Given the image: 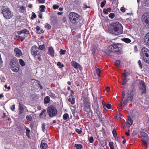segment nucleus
<instances>
[{"instance_id":"nucleus-52","label":"nucleus","mask_w":149,"mask_h":149,"mask_svg":"<svg viewBox=\"0 0 149 149\" xmlns=\"http://www.w3.org/2000/svg\"><path fill=\"white\" fill-rule=\"evenodd\" d=\"M46 111L45 109H44L42 111H41V113L40 114L39 116L40 117H41L43 115V113L46 112Z\"/></svg>"},{"instance_id":"nucleus-36","label":"nucleus","mask_w":149,"mask_h":149,"mask_svg":"<svg viewBox=\"0 0 149 149\" xmlns=\"http://www.w3.org/2000/svg\"><path fill=\"white\" fill-rule=\"evenodd\" d=\"M111 105L109 103L105 105V108H107L108 109H110L111 108Z\"/></svg>"},{"instance_id":"nucleus-11","label":"nucleus","mask_w":149,"mask_h":149,"mask_svg":"<svg viewBox=\"0 0 149 149\" xmlns=\"http://www.w3.org/2000/svg\"><path fill=\"white\" fill-rule=\"evenodd\" d=\"M2 13L4 17L6 19H9L12 17L13 14L9 8L3 9Z\"/></svg>"},{"instance_id":"nucleus-40","label":"nucleus","mask_w":149,"mask_h":149,"mask_svg":"<svg viewBox=\"0 0 149 149\" xmlns=\"http://www.w3.org/2000/svg\"><path fill=\"white\" fill-rule=\"evenodd\" d=\"M106 1L105 0H104L103 1L101 2L100 4V6L101 8H102L104 7L105 4L106 3Z\"/></svg>"},{"instance_id":"nucleus-54","label":"nucleus","mask_w":149,"mask_h":149,"mask_svg":"<svg viewBox=\"0 0 149 149\" xmlns=\"http://www.w3.org/2000/svg\"><path fill=\"white\" fill-rule=\"evenodd\" d=\"M98 117L99 118V119L100 122L102 123H103V118H102L101 115L100 116V117L98 116Z\"/></svg>"},{"instance_id":"nucleus-20","label":"nucleus","mask_w":149,"mask_h":149,"mask_svg":"<svg viewBox=\"0 0 149 149\" xmlns=\"http://www.w3.org/2000/svg\"><path fill=\"white\" fill-rule=\"evenodd\" d=\"M48 147L47 144L45 143L42 142L40 144V147L41 149H46Z\"/></svg>"},{"instance_id":"nucleus-34","label":"nucleus","mask_w":149,"mask_h":149,"mask_svg":"<svg viewBox=\"0 0 149 149\" xmlns=\"http://www.w3.org/2000/svg\"><path fill=\"white\" fill-rule=\"evenodd\" d=\"M115 64L117 67L119 66L120 64V61L119 60H117L115 62Z\"/></svg>"},{"instance_id":"nucleus-50","label":"nucleus","mask_w":149,"mask_h":149,"mask_svg":"<svg viewBox=\"0 0 149 149\" xmlns=\"http://www.w3.org/2000/svg\"><path fill=\"white\" fill-rule=\"evenodd\" d=\"M66 52V51L65 50H63L62 49H61L60 50V54L61 55H64L65 54Z\"/></svg>"},{"instance_id":"nucleus-47","label":"nucleus","mask_w":149,"mask_h":149,"mask_svg":"<svg viewBox=\"0 0 149 149\" xmlns=\"http://www.w3.org/2000/svg\"><path fill=\"white\" fill-rule=\"evenodd\" d=\"M45 46L44 45H40L39 46V49L41 50H43L44 49H45Z\"/></svg>"},{"instance_id":"nucleus-63","label":"nucleus","mask_w":149,"mask_h":149,"mask_svg":"<svg viewBox=\"0 0 149 149\" xmlns=\"http://www.w3.org/2000/svg\"><path fill=\"white\" fill-rule=\"evenodd\" d=\"M26 135L27 136L28 139H30L31 138V136L30 135V133H26Z\"/></svg>"},{"instance_id":"nucleus-1","label":"nucleus","mask_w":149,"mask_h":149,"mask_svg":"<svg viewBox=\"0 0 149 149\" xmlns=\"http://www.w3.org/2000/svg\"><path fill=\"white\" fill-rule=\"evenodd\" d=\"M124 85L123 91L122 92V97L123 101L125 96V99L123 101V103L124 105H126L128 102L132 101L133 98V96L134 94L135 89L134 84L129 85L128 84H122Z\"/></svg>"},{"instance_id":"nucleus-22","label":"nucleus","mask_w":149,"mask_h":149,"mask_svg":"<svg viewBox=\"0 0 149 149\" xmlns=\"http://www.w3.org/2000/svg\"><path fill=\"white\" fill-rule=\"evenodd\" d=\"M36 29L37 33L38 34H40L44 32L43 30L42 29H40V27L38 26L36 27Z\"/></svg>"},{"instance_id":"nucleus-33","label":"nucleus","mask_w":149,"mask_h":149,"mask_svg":"<svg viewBox=\"0 0 149 149\" xmlns=\"http://www.w3.org/2000/svg\"><path fill=\"white\" fill-rule=\"evenodd\" d=\"M22 32L23 33H24L26 34H29V31L27 29H24L22 30Z\"/></svg>"},{"instance_id":"nucleus-51","label":"nucleus","mask_w":149,"mask_h":149,"mask_svg":"<svg viewBox=\"0 0 149 149\" xmlns=\"http://www.w3.org/2000/svg\"><path fill=\"white\" fill-rule=\"evenodd\" d=\"M36 15L34 12H33L32 13V16L31 17V18L32 19L36 18Z\"/></svg>"},{"instance_id":"nucleus-13","label":"nucleus","mask_w":149,"mask_h":149,"mask_svg":"<svg viewBox=\"0 0 149 149\" xmlns=\"http://www.w3.org/2000/svg\"><path fill=\"white\" fill-rule=\"evenodd\" d=\"M143 138L142 139V141L143 143V144L146 146V147L148 146V143L149 142V137L148 136L143 137Z\"/></svg>"},{"instance_id":"nucleus-32","label":"nucleus","mask_w":149,"mask_h":149,"mask_svg":"<svg viewBox=\"0 0 149 149\" xmlns=\"http://www.w3.org/2000/svg\"><path fill=\"white\" fill-rule=\"evenodd\" d=\"M127 123L130 125H131L133 123V121L130 118L128 117Z\"/></svg>"},{"instance_id":"nucleus-30","label":"nucleus","mask_w":149,"mask_h":149,"mask_svg":"<svg viewBox=\"0 0 149 149\" xmlns=\"http://www.w3.org/2000/svg\"><path fill=\"white\" fill-rule=\"evenodd\" d=\"M19 61L20 65L22 67H23L25 65V63L24 61L22 59H20L19 60Z\"/></svg>"},{"instance_id":"nucleus-5","label":"nucleus","mask_w":149,"mask_h":149,"mask_svg":"<svg viewBox=\"0 0 149 149\" xmlns=\"http://www.w3.org/2000/svg\"><path fill=\"white\" fill-rule=\"evenodd\" d=\"M69 17L72 23L77 24L79 21L80 17L78 14L74 12H71L69 14Z\"/></svg>"},{"instance_id":"nucleus-41","label":"nucleus","mask_w":149,"mask_h":149,"mask_svg":"<svg viewBox=\"0 0 149 149\" xmlns=\"http://www.w3.org/2000/svg\"><path fill=\"white\" fill-rule=\"evenodd\" d=\"M95 112L98 117H100V116H101L100 112L98 109H96Z\"/></svg>"},{"instance_id":"nucleus-27","label":"nucleus","mask_w":149,"mask_h":149,"mask_svg":"<svg viewBox=\"0 0 149 149\" xmlns=\"http://www.w3.org/2000/svg\"><path fill=\"white\" fill-rule=\"evenodd\" d=\"M122 40L127 43H129L131 42V40L130 39L127 38H123Z\"/></svg>"},{"instance_id":"nucleus-28","label":"nucleus","mask_w":149,"mask_h":149,"mask_svg":"<svg viewBox=\"0 0 149 149\" xmlns=\"http://www.w3.org/2000/svg\"><path fill=\"white\" fill-rule=\"evenodd\" d=\"M130 75V73L128 72H126L123 73V77L124 78H127Z\"/></svg>"},{"instance_id":"nucleus-9","label":"nucleus","mask_w":149,"mask_h":149,"mask_svg":"<svg viewBox=\"0 0 149 149\" xmlns=\"http://www.w3.org/2000/svg\"><path fill=\"white\" fill-rule=\"evenodd\" d=\"M10 67L13 72H17L19 70V65L16 61L11 60L10 62Z\"/></svg>"},{"instance_id":"nucleus-58","label":"nucleus","mask_w":149,"mask_h":149,"mask_svg":"<svg viewBox=\"0 0 149 149\" xmlns=\"http://www.w3.org/2000/svg\"><path fill=\"white\" fill-rule=\"evenodd\" d=\"M120 10L123 12H124L125 11V8L124 7H121Z\"/></svg>"},{"instance_id":"nucleus-18","label":"nucleus","mask_w":149,"mask_h":149,"mask_svg":"<svg viewBox=\"0 0 149 149\" xmlns=\"http://www.w3.org/2000/svg\"><path fill=\"white\" fill-rule=\"evenodd\" d=\"M147 132H148V131L146 129H141L140 131L141 135L142 137L147 136H148V134Z\"/></svg>"},{"instance_id":"nucleus-39","label":"nucleus","mask_w":149,"mask_h":149,"mask_svg":"<svg viewBox=\"0 0 149 149\" xmlns=\"http://www.w3.org/2000/svg\"><path fill=\"white\" fill-rule=\"evenodd\" d=\"M57 65L58 66H59V68H62L63 67H64V65L63 64H61L60 62H58Z\"/></svg>"},{"instance_id":"nucleus-26","label":"nucleus","mask_w":149,"mask_h":149,"mask_svg":"<svg viewBox=\"0 0 149 149\" xmlns=\"http://www.w3.org/2000/svg\"><path fill=\"white\" fill-rule=\"evenodd\" d=\"M74 146L76 149H81L83 148L82 145L80 144H75Z\"/></svg>"},{"instance_id":"nucleus-17","label":"nucleus","mask_w":149,"mask_h":149,"mask_svg":"<svg viewBox=\"0 0 149 149\" xmlns=\"http://www.w3.org/2000/svg\"><path fill=\"white\" fill-rule=\"evenodd\" d=\"M144 39L145 44L149 45V33H148L145 36Z\"/></svg>"},{"instance_id":"nucleus-55","label":"nucleus","mask_w":149,"mask_h":149,"mask_svg":"<svg viewBox=\"0 0 149 149\" xmlns=\"http://www.w3.org/2000/svg\"><path fill=\"white\" fill-rule=\"evenodd\" d=\"M59 7V6L56 5H54L53 6V8L54 10H55L56 9H58Z\"/></svg>"},{"instance_id":"nucleus-4","label":"nucleus","mask_w":149,"mask_h":149,"mask_svg":"<svg viewBox=\"0 0 149 149\" xmlns=\"http://www.w3.org/2000/svg\"><path fill=\"white\" fill-rule=\"evenodd\" d=\"M122 48V45L121 44H116L109 46L107 52L108 53L111 52H116L120 51Z\"/></svg>"},{"instance_id":"nucleus-10","label":"nucleus","mask_w":149,"mask_h":149,"mask_svg":"<svg viewBox=\"0 0 149 149\" xmlns=\"http://www.w3.org/2000/svg\"><path fill=\"white\" fill-rule=\"evenodd\" d=\"M83 101L84 105V110L86 112L90 113L91 111L90 102L88 100V99L85 97L83 99Z\"/></svg>"},{"instance_id":"nucleus-25","label":"nucleus","mask_w":149,"mask_h":149,"mask_svg":"<svg viewBox=\"0 0 149 149\" xmlns=\"http://www.w3.org/2000/svg\"><path fill=\"white\" fill-rule=\"evenodd\" d=\"M111 9L110 8H109L107 9H104L103 10V13L106 14H107L108 12H110L111 11Z\"/></svg>"},{"instance_id":"nucleus-12","label":"nucleus","mask_w":149,"mask_h":149,"mask_svg":"<svg viewBox=\"0 0 149 149\" xmlns=\"http://www.w3.org/2000/svg\"><path fill=\"white\" fill-rule=\"evenodd\" d=\"M139 90L141 91L142 94L146 93V84H140Z\"/></svg>"},{"instance_id":"nucleus-14","label":"nucleus","mask_w":149,"mask_h":149,"mask_svg":"<svg viewBox=\"0 0 149 149\" xmlns=\"http://www.w3.org/2000/svg\"><path fill=\"white\" fill-rule=\"evenodd\" d=\"M24 105L23 104H21V103H19V111L18 113L19 116H21V114L23 113L24 111Z\"/></svg>"},{"instance_id":"nucleus-48","label":"nucleus","mask_w":149,"mask_h":149,"mask_svg":"<svg viewBox=\"0 0 149 149\" xmlns=\"http://www.w3.org/2000/svg\"><path fill=\"white\" fill-rule=\"evenodd\" d=\"M45 126H46V125H45V123H43L42 124V130L44 132H45L44 131H45Z\"/></svg>"},{"instance_id":"nucleus-44","label":"nucleus","mask_w":149,"mask_h":149,"mask_svg":"<svg viewBox=\"0 0 149 149\" xmlns=\"http://www.w3.org/2000/svg\"><path fill=\"white\" fill-rule=\"evenodd\" d=\"M96 73L98 76L100 77V70L99 68H97L96 70Z\"/></svg>"},{"instance_id":"nucleus-49","label":"nucleus","mask_w":149,"mask_h":149,"mask_svg":"<svg viewBox=\"0 0 149 149\" xmlns=\"http://www.w3.org/2000/svg\"><path fill=\"white\" fill-rule=\"evenodd\" d=\"M20 9L21 10V12L23 13L25 11V7L24 6H21L20 7Z\"/></svg>"},{"instance_id":"nucleus-56","label":"nucleus","mask_w":149,"mask_h":149,"mask_svg":"<svg viewBox=\"0 0 149 149\" xmlns=\"http://www.w3.org/2000/svg\"><path fill=\"white\" fill-rule=\"evenodd\" d=\"M25 130H26V133H30V130L28 127H26L25 128Z\"/></svg>"},{"instance_id":"nucleus-6","label":"nucleus","mask_w":149,"mask_h":149,"mask_svg":"<svg viewBox=\"0 0 149 149\" xmlns=\"http://www.w3.org/2000/svg\"><path fill=\"white\" fill-rule=\"evenodd\" d=\"M141 56L145 62L149 63V50L147 48L145 47L142 48Z\"/></svg>"},{"instance_id":"nucleus-53","label":"nucleus","mask_w":149,"mask_h":149,"mask_svg":"<svg viewBox=\"0 0 149 149\" xmlns=\"http://www.w3.org/2000/svg\"><path fill=\"white\" fill-rule=\"evenodd\" d=\"M128 80L129 79L128 78H124L123 81V84H125L127 82Z\"/></svg>"},{"instance_id":"nucleus-57","label":"nucleus","mask_w":149,"mask_h":149,"mask_svg":"<svg viewBox=\"0 0 149 149\" xmlns=\"http://www.w3.org/2000/svg\"><path fill=\"white\" fill-rule=\"evenodd\" d=\"M10 109H11L13 111H14L15 109V104H13V105H12L11 108H10Z\"/></svg>"},{"instance_id":"nucleus-46","label":"nucleus","mask_w":149,"mask_h":149,"mask_svg":"<svg viewBox=\"0 0 149 149\" xmlns=\"http://www.w3.org/2000/svg\"><path fill=\"white\" fill-rule=\"evenodd\" d=\"M138 63L139 65V67L140 69L142 68V65L141 64V61L140 60H139L138 62Z\"/></svg>"},{"instance_id":"nucleus-61","label":"nucleus","mask_w":149,"mask_h":149,"mask_svg":"<svg viewBox=\"0 0 149 149\" xmlns=\"http://www.w3.org/2000/svg\"><path fill=\"white\" fill-rule=\"evenodd\" d=\"M105 89L107 92H109L110 91V88L109 86H107L106 88Z\"/></svg>"},{"instance_id":"nucleus-35","label":"nucleus","mask_w":149,"mask_h":149,"mask_svg":"<svg viewBox=\"0 0 149 149\" xmlns=\"http://www.w3.org/2000/svg\"><path fill=\"white\" fill-rule=\"evenodd\" d=\"M113 142H110L109 143V145L110 147V149H113L114 148V146H113Z\"/></svg>"},{"instance_id":"nucleus-24","label":"nucleus","mask_w":149,"mask_h":149,"mask_svg":"<svg viewBox=\"0 0 149 149\" xmlns=\"http://www.w3.org/2000/svg\"><path fill=\"white\" fill-rule=\"evenodd\" d=\"M50 101V98L48 96H46L44 98V104H47Z\"/></svg>"},{"instance_id":"nucleus-43","label":"nucleus","mask_w":149,"mask_h":149,"mask_svg":"<svg viewBox=\"0 0 149 149\" xmlns=\"http://www.w3.org/2000/svg\"><path fill=\"white\" fill-rule=\"evenodd\" d=\"M45 27L48 29H50L51 27L49 24H46L45 25Z\"/></svg>"},{"instance_id":"nucleus-42","label":"nucleus","mask_w":149,"mask_h":149,"mask_svg":"<svg viewBox=\"0 0 149 149\" xmlns=\"http://www.w3.org/2000/svg\"><path fill=\"white\" fill-rule=\"evenodd\" d=\"M26 119L29 121H31L32 120V118L30 115H28L26 117Z\"/></svg>"},{"instance_id":"nucleus-2","label":"nucleus","mask_w":149,"mask_h":149,"mask_svg":"<svg viewBox=\"0 0 149 149\" xmlns=\"http://www.w3.org/2000/svg\"><path fill=\"white\" fill-rule=\"evenodd\" d=\"M110 32L115 35L120 34L122 33L123 28L121 24L118 22L113 23L111 28L110 29Z\"/></svg>"},{"instance_id":"nucleus-19","label":"nucleus","mask_w":149,"mask_h":149,"mask_svg":"<svg viewBox=\"0 0 149 149\" xmlns=\"http://www.w3.org/2000/svg\"><path fill=\"white\" fill-rule=\"evenodd\" d=\"M49 54L52 56L54 57V52L53 48L52 47H49L48 49Z\"/></svg>"},{"instance_id":"nucleus-62","label":"nucleus","mask_w":149,"mask_h":149,"mask_svg":"<svg viewBox=\"0 0 149 149\" xmlns=\"http://www.w3.org/2000/svg\"><path fill=\"white\" fill-rule=\"evenodd\" d=\"M39 3H45V0H38Z\"/></svg>"},{"instance_id":"nucleus-21","label":"nucleus","mask_w":149,"mask_h":149,"mask_svg":"<svg viewBox=\"0 0 149 149\" xmlns=\"http://www.w3.org/2000/svg\"><path fill=\"white\" fill-rule=\"evenodd\" d=\"M143 5L149 6V0H141Z\"/></svg>"},{"instance_id":"nucleus-8","label":"nucleus","mask_w":149,"mask_h":149,"mask_svg":"<svg viewBox=\"0 0 149 149\" xmlns=\"http://www.w3.org/2000/svg\"><path fill=\"white\" fill-rule=\"evenodd\" d=\"M141 21L145 26L149 28V13H145L142 15Z\"/></svg>"},{"instance_id":"nucleus-37","label":"nucleus","mask_w":149,"mask_h":149,"mask_svg":"<svg viewBox=\"0 0 149 149\" xmlns=\"http://www.w3.org/2000/svg\"><path fill=\"white\" fill-rule=\"evenodd\" d=\"M82 129L81 128L80 129H76L75 130V131L79 134H80L82 132Z\"/></svg>"},{"instance_id":"nucleus-60","label":"nucleus","mask_w":149,"mask_h":149,"mask_svg":"<svg viewBox=\"0 0 149 149\" xmlns=\"http://www.w3.org/2000/svg\"><path fill=\"white\" fill-rule=\"evenodd\" d=\"M62 21L64 23H65L66 22V18L65 17H63L62 19Z\"/></svg>"},{"instance_id":"nucleus-3","label":"nucleus","mask_w":149,"mask_h":149,"mask_svg":"<svg viewBox=\"0 0 149 149\" xmlns=\"http://www.w3.org/2000/svg\"><path fill=\"white\" fill-rule=\"evenodd\" d=\"M31 54L36 59L39 61L42 60V54L38 47L36 46H33L31 48Z\"/></svg>"},{"instance_id":"nucleus-64","label":"nucleus","mask_w":149,"mask_h":149,"mask_svg":"<svg viewBox=\"0 0 149 149\" xmlns=\"http://www.w3.org/2000/svg\"><path fill=\"white\" fill-rule=\"evenodd\" d=\"M38 17L40 18H42V14L40 12L39 13Z\"/></svg>"},{"instance_id":"nucleus-31","label":"nucleus","mask_w":149,"mask_h":149,"mask_svg":"<svg viewBox=\"0 0 149 149\" xmlns=\"http://www.w3.org/2000/svg\"><path fill=\"white\" fill-rule=\"evenodd\" d=\"M68 101L71 102V104H73L75 103V99L74 98H72V99L71 98H69L68 99Z\"/></svg>"},{"instance_id":"nucleus-15","label":"nucleus","mask_w":149,"mask_h":149,"mask_svg":"<svg viewBox=\"0 0 149 149\" xmlns=\"http://www.w3.org/2000/svg\"><path fill=\"white\" fill-rule=\"evenodd\" d=\"M71 64L74 68H79L80 70L82 69L80 65L74 61H72L71 62Z\"/></svg>"},{"instance_id":"nucleus-29","label":"nucleus","mask_w":149,"mask_h":149,"mask_svg":"<svg viewBox=\"0 0 149 149\" xmlns=\"http://www.w3.org/2000/svg\"><path fill=\"white\" fill-rule=\"evenodd\" d=\"M69 118V116L68 113H65L63 116V118L64 120H67Z\"/></svg>"},{"instance_id":"nucleus-45","label":"nucleus","mask_w":149,"mask_h":149,"mask_svg":"<svg viewBox=\"0 0 149 149\" xmlns=\"http://www.w3.org/2000/svg\"><path fill=\"white\" fill-rule=\"evenodd\" d=\"M109 17L111 19L115 17V15L113 13H111L109 15Z\"/></svg>"},{"instance_id":"nucleus-16","label":"nucleus","mask_w":149,"mask_h":149,"mask_svg":"<svg viewBox=\"0 0 149 149\" xmlns=\"http://www.w3.org/2000/svg\"><path fill=\"white\" fill-rule=\"evenodd\" d=\"M14 51L15 54V56L17 57H19L22 55L21 51L17 48H15L14 49Z\"/></svg>"},{"instance_id":"nucleus-38","label":"nucleus","mask_w":149,"mask_h":149,"mask_svg":"<svg viewBox=\"0 0 149 149\" xmlns=\"http://www.w3.org/2000/svg\"><path fill=\"white\" fill-rule=\"evenodd\" d=\"M88 139L89 140V142L90 143H93L94 142V140L93 136H91L89 138H88Z\"/></svg>"},{"instance_id":"nucleus-7","label":"nucleus","mask_w":149,"mask_h":149,"mask_svg":"<svg viewBox=\"0 0 149 149\" xmlns=\"http://www.w3.org/2000/svg\"><path fill=\"white\" fill-rule=\"evenodd\" d=\"M57 112V109L55 106L51 105L48 107L47 112L50 117H53L56 116Z\"/></svg>"},{"instance_id":"nucleus-23","label":"nucleus","mask_w":149,"mask_h":149,"mask_svg":"<svg viewBox=\"0 0 149 149\" xmlns=\"http://www.w3.org/2000/svg\"><path fill=\"white\" fill-rule=\"evenodd\" d=\"M112 133L115 139L116 140H118V138L117 136V134L116 130L114 129L112 131Z\"/></svg>"},{"instance_id":"nucleus-59","label":"nucleus","mask_w":149,"mask_h":149,"mask_svg":"<svg viewBox=\"0 0 149 149\" xmlns=\"http://www.w3.org/2000/svg\"><path fill=\"white\" fill-rule=\"evenodd\" d=\"M122 102H121L118 104V107L120 109H122Z\"/></svg>"}]
</instances>
